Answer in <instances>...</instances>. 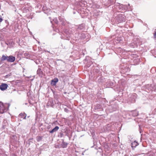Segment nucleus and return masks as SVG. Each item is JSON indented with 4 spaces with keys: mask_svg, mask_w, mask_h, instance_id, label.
<instances>
[{
    "mask_svg": "<svg viewBox=\"0 0 156 156\" xmlns=\"http://www.w3.org/2000/svg\"><path fill=\"white\" fill-rule=\"evenodd\" d=\"M9 106V104H3L2 102H0V112L3 113L6 111Z\"/></svg>",
    "mask_w": 156,
    "mask_h": 156,
    "instance_id": "1",
    "label": "nucleus"
},
{
    "mask_svg": "<svg viewBox=\"0 0 156 156\" xmlns=\"http://www.w3.org/2000/svg\"><path fill=\"white\" fill-rule=\"evenodd\" d=\"M116 20L119 23H121L125 21V19L124 16L122 14H119L116 17Z\"/></svg>",
    "mask_w": 156,
    "mask_h": 156,
    "instance_id": "2",
    "label": "nucleus"
},
{
    "mask_svg": "<svg viewBox=\"0 0 156 156\" xmlns=\"http://www.w3.org/2000/svg\"><path fill=\"white\" fill-rule=\"evenodd\" d=\"M7 61L8 62H13L15 60V58L12 56H7Z\"/></svg>",
    "mask_w": 156,
    "mask_h": 156,
    "instance_id": "3",
    "label": "nucleus"
},
{
    "mask_svg": "<svg viewBox=\"0 0 156 156\" xmlns=\"http://www.w3.org/2000/svg\"><path fill=\"white\" fill-rule=\"evenodd\" d=\"M8 86L7 84L5 83H3L0 85V89L1 90H4L7 89Z\"/></svg>",
    "mask_w": 156,
    "mask_h": 156,
    "instance_id": "4",
    "label": "nucleus"
},
{
    "mask_svg": "<svg viewBox=\"0 0 156 156\" xmlns=\"http://www.w3.org/2000/svg\"><path fill=\"white\" fill-rule=\"evenodd\" d=\"M58 79L57 78H54V79L52 80L51 82V84L53 86H55L56 84V83L58 81Z\"/></svg>",
    "mask_w": 156,
    "mask_h": 156,
    "instance_id": "5",
    "label": "nucleus"
},
{
    "mask_svg": "<svg viewBox=\"0 0 156 156\" xmlns=\"http://www.w3.org/2000/svg\"><path fill=\"white\" fill-rule=\"evenodd\" d=\"M119 8L120 9H122L123 10H127L128 9L127 6L126 5H123L122 4L120 5Z\"/></svg>",
    "mask_w": 156,
    "mask_h": 156,
    "instance_id": "6",
    "label": "nucleus"
},
{
    "mask_svg": "<svg viewBox=\"0 0 156 156\" xmlns=\"http://www.w3.org/2000/svg\"><path fill=\"white\" fill-rule=\"evenodd\" d=\"M59 129V127L58 126H56L55 128L49 131L50 133H52L55 132L57 131Z\"/></svg>",
    "mask_w": 156,
    "mask_h": 156,
    "instance_id": "7",
    "label": "nucleus"
},
{
    "mask_svg": "<svg viewBox=\"0 0 156 156\" xmlns=\"http://www.w3.org/2000/svg\"><path fill=\"white\" fill-rule=\"evenodd\" d=\"M138 145L137 142L136 141H134L131 144V147H135Z\"/></svg>",
    "mask_w": 156,
    "mask_h": 156,
    "instance_id": "8",
    "label": "nucleus"
},
{
    "mask_svg": "<svg viewBox=\"0 0 156 156\" xmlns=\"http://www.w3.org/2000/svg\"><path fill=\"white\" fill-rule=\"evenodd\" d=\"M19 116L23 118L24 119H25L26 117V115L25 113H20L19 115Z\"/></svg>",
    "mask_w": 156,
    "mask_h": 156,
    "instance_id": "9",
    "label": "nucleus"
},
{
    "mask_svg": "<svg viewBox=\"0 0 156 156\" xmlns=\"http://www.w3.org/2000/svg\"><path fill=\"white\" fill-rule=\"evenodd\" d=\"M7 56H5L4 55H2V57L1 58V60L2 61H4L5 60H7Z\"/></svg>",
    "mask_w": 156,
    "mask_h": 156,
    "instance_id": "10",
    "label": "nucleus"
},
{
    "mask_svg": "<svg viewBox=\"0 0 156 156\" xmlns=\"http://www.w3.org/2000/svg\"><path fill=\"white\" fill-rule=\"evenodd\" d=\"M54 21H55V23H58V21H57V19H54Z\"/></svg>",
    "mask_w": 156,
    "mask_h": 156,
    "instance_id": "11",
    "label": "nucleus"
},
{
    "mask_svg": "<svg viewBox=\"0 0 156 156\" xmlns=\"http://www.w3.org/2000/svg\"><path fill=\"white\" fill-rule=\"evenodd\" d=\"M154 38H156V32H155L154 34Z\"/></svg>",
    "mask_w": 156,
    "mask_h": 156,
    "instance_id": "12",
    "label": "nucleus"
},
{
    "mask_svg": "<svg viewBox=\"0 0 156 156\" xmlns=\"http://www.w3.org/2000/svg\"><path fill=\"white\" fill-rule=\"evenodd\" d=\"M25 55L26 56V55H27V56H28V55H28L27 53H25Z\"/></svg>",
    "mask_w": 156,
    "mask_h": 156,
    "instance_id": "13",
    "label": "nucleus"
},
{
    "mask_svg": "<svg viewBox=\"0 0 156 156\" xmlns=\"http://www.w3.org/2000/svg\"><path fill=\"white\" fill-rule=\"evenodd\" d=\"M2 20H3L2 18H0V23L1 22Z\"/></svg>",
    "mask_w": 156,
    "mask_h": 156,
    "instance_id": "14",
    "label": "nucleus"
},
{
    "mask_svg": "<svg viewBox=\"0 0 156 156\" xmlns=\"http://www.w3.org/2000/svg\"><path fill=\"white\" fill-rule=\"evenodd\" d=\"M128 5L129 6L130 5H129V4H128Z\"/></svg>",
    "mask_w": 156,
    "mask_h": 156,
    "instance_id": "15",
    "label": "nucleus"
},
{
    "mask_svg": "<svg viewBox=\"0 0 156 156\" xmlns=\"http://www.w3.org/2000/svg\"><path fill=\"white\" fill-rule=\"evenodd\" d=\"M63 144H65V143H63Z\"/></svg>",
    "mask_w": 156,
    "mask_h": 156,
    "instance_id": "16",
    "label": "nucleus"
}]
</instances>
